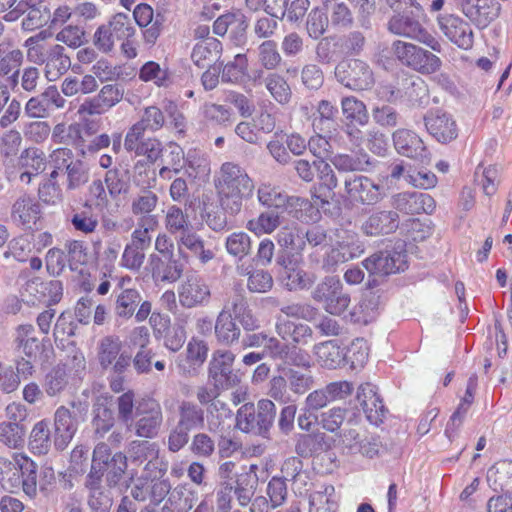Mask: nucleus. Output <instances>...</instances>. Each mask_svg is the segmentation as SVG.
I'll return each mask as SVG.
<instances>
[{"mask_svg": "<svg viewBox=\"0 0 512 512\" xmlns=\"http://www.w3.org/2000/svg\"><path fill=\"white\" fill-rule=\"evenodd\" d=\"M281 224L280 216L274 211L262 212L258 217L247 222L246 228L255 235L271 234Z\"/></svg>", "mask_w": 512, "mask_h": 512, "instance_id": "50", "label": "nucleus"}, {"mask_svg": "<svg viewBox=\"0 0 512 512\" xmlns=\"http://www.w3.org/2000/svg\"><path fill=\"white\" fill-rule=\"evenodd\" d=\"M70 221L76 231L84 234L93 233L98 226V218L88 204L81 210L74 211Z\"/></svg>", "mask_w": 512, "mask_h": 512, "instance_id": "55", "label": "nucleus"}, {"mask_svg": "<svg viewBox=\"0 0 512 512\" xmlns=\"http://www.w3.org/2000/svg\"><path fill=\"white\" fill-rule=\"evenodd\" d=\"M128 454L132 463L141 465L148 459L156 458L160 454V449L157 443L147 439L134 440L129 444Z\"/></svg>", "mask_w": 512, "mask_h": 512, "instance_id": "47", "label": "nucleus"}, {"mask_svg": "<svg viewBox=\"0 0 512 512\" xmlns=\"http://www.w3.org/2000/svg\"><path fill=\"white\" fill-rule=\"evenodd\" d=\"M311 296L327 313L334 316L342 315L351 302L350 295L344 291L342 282L335 276L324 277Z\"/></svg>", "mask_w": 512, "mask_h": 512, "instance_id": "5", "label": "nucleus"}, {"mask_svg": "<svg viewBox=\"0 0 512 512\" xmlns=\"http://www.w3.org/2000/svg\"><path fill=\"white\" fill-rule=\"evenodd\" d=\"M122 342L116 335L102 337L97 344V360L103 370L123 374L131 366V355L121 352Z\"/></svg>", "mask_w": 512, "mask_h": 512, "instance_id": "9", "label": "nucleus"}, {"mask_svg": "<svg viewBox=\"0 0 512 512\" xmlns=\"http://www.w3.org/2000/svg\"><path fill=\"white\" fill-rule=\"evenodd\" d=\"M164 225L166 231L175 238L193 228L189 215L177 205H170L167 208Z\"/></svg>", "mask_w": 512, "mask_h": 512, "instance_id": "42", "label": "nucleus"}, {"mask_svg": "<svg viewBox=\"0 0 512 512\" xmlns=\"http://www.w3.org/2000/svg\"><path fill=\"white\" fill-rule=\"evenodd\" d=\"M357 400L370 423L378 425L383 421L387 410L375 386L369 383L361 385L357 392Z\"/></svg>", "mask_w": 512, "mask_h": 512, "instance_id": "26", "label": "nucleus"}, {"mask_svg": "<svg viewBox=\"0 0 512 512\" xmlns=\"http://www.w3.org/2000/svg\"><path fill=\"white\" fill-rule=\"evenodd\" d=\"M271 359L280 360L284 364L309 369L311 366L308 354L301 348L291 345L288 341H283L276 337L267 339L264 350Z\"/></svg>", "mask_w": 512, "mask_h": 512, "instance_id": "15", "label": "nucleus"}, {"mask_svg": "<svg viewBox=\"0 0 512 512\" xmlns=\"http://www.w3.org/2000/svg\"><path fill=\"white\" fill-rule=\"evenodd\" d=\"M235 354L230 350H215L208 364V381L229 390L240 383L233 370Z\"/></svg>", "mask_w": 512, "mask_h": 512, "instance_id": "12", "label": "nucleus"}, {"mask_svg": "<svg viewBox=\"0 0 512 512\" xmlns=\"http://www.w3.org/2000/svg\"><path fill=\"white\" fill-rule=\"evenodd\" d=\"M315 168L318 172L320 189H326L328 192V195L325 194L324 197H317L321 199L322 203H329L328 198L333 194V190L338 185L337 177L331 166L324 160H315Z\"/></svg>", "mask_w": 512, "mask_h": 512, "instance_id": "57", "label": "nucleus"}, {"mask_svg": "<svg viewBox=\"0 0 512 512\" xmlns=\"http://www.w3.org/2000/svg\"><path fill=\"white\" fill-rule=\"evenodd\" d=\"M275 331L283 341L291 340L290 344L296 347L308 344L313 336V330L309 325L282 318H277Z\"/></svg>", "mask_w": 512, "mask_h": 512, "instance_id": "31", "label": "nucleus"}, {"mask_svg": "<svg viewBox=\"0 0 512 512\" xmlns=\"http://www.w3.org/2000/svg\"><path fill=\"white\" fill-rule=\"evenodd\" d=\"M364 251V244L357 234L337 230L335 242L323 257L322 269L325 272L333 273L339 265L360 257Z\"/></svg>", "mask_w": 512, "mask_h": 512, "instance_id": "4", "label": "nucleus"}, {"mask_svg": "<svg viewBox=\"0 0 512 512\" xmlns=\"http://www.w3.org/2000/svg\"><path fill=\"white\" fill-rule=\"evenodd\" d=\"M139 78L142 81H152L157 86H168L170 83V75L167 69L162 68L160 64L149 61L145 63L139 72Z\"/></svg>", "mask_w": 512, "mask_h": 512, "instance_id": "61", "label": "nucleus"}, {"mask_svg": "<svg viewBox=\"0 0 512 512\" xmlns=\"http://www.w3.org/2000/svg\"><path fill=\"white\" fill-rule=\"evenodd\" d=\"M225 247L231 256L243 259L251 252V237L245 232H233L227 238Z\"/></svg>", "mask_w": 512, "mask_h": 512, "instance_id": "56", "label": "nucleus"}, {"mask_svg": "<svg viewBox=\"0 0 512 512\" xmlns=\"http://www.w3.org/2000/svg\"><path fill=\"white\" fill-rule=\"evenodd\" d=\"M24 470L28 476L32 475L33 468H37V464L25 453L12 452L6 455H0V477L12 470ZM32 477H28L26 481V489L28 492L31 488Z\"/></svg>", "mask_w": 512, "mask_h": 512, "instance_id": "39", "label": "nucleus"}, {"mask_svg": "<svg viewBox=\"0 0 512 512\" xmlns=\"http://www.w3.org/2000/svg\"><path fill=\"white\" fill-rule=\"evenodd\" d=\"M32 477L31 488L30 491L26 489V481L28 480V474L24 470H12L11 472L6 473L5 475L0 477V483L2 487L10 492H14L20 488H22L25 495L29 498L33 499L37 495V468H33V472H31Z\"/></svg>", "mask_w": 512, "mask_h": 512, "instance_id": "38", "label": "nucleus"}, {"mask_svg": "<svg viewBox=\"0 0 512 512\" xmlns=\"http://www.w3.org/2000/svg\"><path fill=\"white\" fill-rule=\"evenodd\" d=\"M406 264V254L402 249L380 251L363 261V266L370 274L380 276L404 271Z\"/></svg>", "mask_w": 512, "mask_h": 512, "instance_id": "17", "label": "nucleus"}, {"mask_svg": "<svg viewBox=\"0 0 512 512\" xmlns=\"http://www.w3.org/2000/svg\"><path fill=\"white\" fill-rule=\"evenodd\" d=\"M248 66L247 57L244 54H237L234 60L224 65L222 69V82L238 83L246 74Z\"/></svg>", "mask_w": 512, "mask_h": 512, "instance_id": "60", "label": "nucleus"}, {"mask_svg": "<svg viewBox=\"0 0 512 512\" xmlns=\"http://www.w3.org/2000/svg\"><path fill=\"white\" fill-rule=\"evenodd\" d=\"M179 255L187 260L188 254L198 258L202 263H207L214 257L210 249L205 248V242L200 235L193 231V228L176 238Z\"/></svg>", "mask_w": 512, "mask_h": 512, "instance_id": "28", "label": "nucleus"}, {"mask_svg": "<svg viewBox=\"0 0 512 512\" xmlns=\"http://www.w3.org/2000/svg\"><path fill=\"white\" fill-rule=\"evenodd\" d=\"M124 96V88L120 84H106L92 98L86 99L78 112L86 115H100L120 103Z\"/></svg>", "mask_w": 512, "mask_h": 512, "instance_id": "16", "label": "nucleus"}, {"mask_svg": "<svg viewBox=\"0 0 512 512\" xmlns=\"http://www.w3.org/2000/svg\"><path fill=\"white\" fill-rule=\"evenodd\" d=\"M392 207L405 214H431L435 207V200L427 193L422 192H401L393 195Z\"/></svg>", "mask_w": 512, "mask_h": 512, "instance_id": "21", "label": "nucleus"}, {"mask_svg": "<svg viewBox=\"0 0 512 512\" xmlns=\"http://www.w3.org/2000/svg\"><path fill=\"white\" fill-rule=\"evenodd\" d=\"M163 421L160 403L154 398H142L136 403L134 418L127 428L141 439H153L159 435Z\"/></svg>", "mask_w": 512, "mask_h": 512, "instance_id": "3", "label": "nucleus"}, {"mask_svg": "<svg viewBox=\"0 0 512 512\" xmlns=\"http://www.w3.org/2000/svg\"><path fill=\"white\" fill-rule=\"evenodd\" d=\"M159 202L158 195L147 188H143L131 201V212L135 216L146 217L152 213Z\"/></svg>", "mask_w": 512, "mask_h": 512, "instance_id": "48", "label": "nucleus"}, {"mask_svg": "<svg viewBox=\"0 0 512 512\" xmlns=\"http://www.w3.org/2000/svg\"><path fill=\"white\" fill-rule=\"evenodd\" d=\"M335 77L352 90H366L374 83L372 70L360 59L340 62L335 68Z\"/></svg>", "mask_w": 512, "mask_h": 512, "instance_id": "13", "label": "nucleus"}, {"mask_svg": "<svg viewBox=\"0 0 512 512\" xmlns=\"http://www.w3.org/2000/svg\"><path fill=\"white\" fill-rule=\"evenodd\" d=\"M79 425L76 414L66 406H59L54 413V446L62 451L75 436Z\"/></svg>", "mask_w": 512, "mask_h": 512, "instance_id": "20", "label": "nucleus"}, {"mask_svg": "<svg viewBox=\"0 0 512 512\" xmlns=\"http://www.w3.org/2000/svg\"><path fill=\"white\" fill-rule=\"evenodd\" d=\"M257 198L263 206L281 209L284 207L286 193L281 191L279 187L263 183L258 187Z\"/></svg>", "mask_w": 512, "mask_h": 512, "instance_id": "58", "label": "nucleus"}, {"mask_svg": "<svg viewBox=\"0 0 512 512\" xmlns=\"http://www.w3.org/2000/svg\"><path fill=\"white\" fill-rule=\"evenodd\" d=\"M116 417L107 399H98L92 408L91 428L93 437L103 439L114 427Z\"/></svg>", "mask_w": 512, "mask_h": 512, "instance_id": "30", "label": "nucleus"}, {"mask_svg": "<svg viewBox=\"0 0 512 512\" xmlns=\"http://www.w3.org/2000/svg\"><path fill=\"white\" fill-rule=\"evenodd\" d=\"M211 296L206 281L198 276H189L178 291L179 302L183 307L194 308L207 304Z\"/></svg>", "mask_w": 512, "mask_h": 512, "instance_id": "24", "label": "nucleus"}, {"mask_svg": "<svg viewBox=\"0 0 512 512\" xmlns=\"http://www.w3.org/2000/svg\"><path fill=\"white\" fill-rule=\"evenodd\" d=\"M283 265L280 272V282L289 291H299L309 289L315 282V275L305 271L299 264L285 260L278 261Z\"/></svg>", "mask_w": 512, "mask_h": 512, "instance_id": "27", "label": "nucleus"}, {"mask_svg": "<svg viewBox=\"0 0 512 512\" xmlns=\"http://www.w3.org/2000/svg\"><path fill=\"white\" fill-rule=\"evenodd\" d=\"M66 99L55 85H50L40 94L31 97L24 106V113L31 119H45L64 109Z\"/></svg>", "mask_w": 512, "mask_h": 512, "instance_id": "14", "label": "nucleus"}, {"mask_svg": "<svg viewBox=\"0 0 512 512\" xmlns=\"http://www.w3.org/2000/svg\"><path fill=\"white\" fill-rule=\"evenodd\" d=\"M136 124L144 131L156 132L164 126L165 116L157 106H148L141 111L140 119Z\"/></svg>", "mask_w": 512, "mask_h": 512, "instance_id": "62", "label": "nucleus"}, {"mask_svg": "<svg viewBox=\"0 0 512 512\" xmlns=\"http://www.w3.org/2000/svg\"><path fill=\"white\" fill-rule=\"evenodd\" d=\"M26 437L25 425L14 422H0V443L9 449L18 450L24 447Z\"/></svg>", "mask_w": 512, "mask_h": 512, "instance_id": "44", "label": "nucleus"}, {"mask_svg": "<svg viewBox=\"0 0 512 512\" xmlns=\"http://www.w3.org/2000/svg\"><path fill=\"white\" fill-rule=\"evenodd\" d=\"M208 351V345L204 340L192 338L187 344L185 356L179 355L176 359L179 374L196 375L197 369L206 361Z\"/></svg>", "mask_w": 512, "mask_h": 512, "instance_id": "23", "label": "nucleus"}, {"mask_svg": "<svg viewBox=\"0 0 512 512\" xmlns=\"http://www.w3.org/2000/svg\"><path fill=\"white\" fill-rule=\"evenodd\" d=\"M395 58L406 66L421 74H432L441 67L440 58L432 52L415 44L401 40L394 41Z\"/></svg>", "mask_w": 512, "mask_h": 512, "instance_id": "6", "label": "nucleus"}, {"mask_svg": "<svg viewBox=\"0 0 512 512\" xmlns=\"http://www.w3.org/2000/svg\"><path fill=\"white\" fill-rule=\"evenodd\" d=\"M41 210L39 203L29 195L20 196L12 205L11 218L22 226H29L40 218Z\"/></svg>", "mask_w": 512, "mask_h": 512, "instance_id": "32", "label": "nucleus"}, {"mask_svg": "<svg viewBox=\"0 0 512 512\" xmlns=\"http://www.w3.org/2000/svg\"><path fill=\"white\" fill-rule=\"evenodd\" d=\"M114 314L118 319L129 320L135 316L136 322L145 321L152 312V303L143 300L138 289L115 291Z\"/></svg>", "mask_w": 512, "mask_h": 512, "instance_id": "8", "label": "nucleus"}, {"mask_svg": "<svg viewBox=\"0 0 512 512\" xmlns=\"http://www.w3.org/2000/svg\"><path fill=\"white\" fill-rule=\"evenodd\" d=\"M341 109L344 117L351 123L364 126L368 123L369 115L366 105L354 96H347L341 100Z\"/></svg>", "mask_w": 512, "mask_h": 512, "instance_id": "46", "label": "nucleus"}, {"mask_svg": "<svg viewBox=\"0 0 512 512\" xmlns=\"http://www.w3.org/2000/svg\"><path fill=\"white\" fill-rule=\"evenodd\" d=\"M222 43L218 39L198 41L191 53V59L199 68L210 67L222 53Z\"/></svg>", "mask_w": 512, "mask_h": 512, "instance_id": "36", "label": "nucleus"}, {"mask_svg": "<svg viewBox=\"0 0 512 512\" xmlns=\"http://www.w3.org/2000/svg\"><path fill=\"white\" fill-rule=\"evenodd\" d=\"M23 52L20 49H12L6 55L0 57V77H6L7 84L13 91H18L20 66L23 63Z\"/></svg>", "mask_w": 512, "mask_h": 512, "instance_id": "35", "label": "nucleus"}, {"mask_svg": "<svg viewBox=\"0 0 512 512\" xmlns=\"http://www.w3.org/2000/svg\"><path fill=\"white\" fill-rule=\"evenodd\" d=\"M70 66V57L66 55L62 45L54 44L47 48L44 72L49 81L57 80L69 70Z\"/></svg>", "mask_w": 512, "mask_h": 512, "instance_id": "33", "label": "nucleus"}, {"mask_svg": "<svg viewBox=\"0 0 512 512\" xmlns=\"http://www.w3.org/2000/svg\"><path fill=\"white\" fill-rule=\"evenodd\" d=\"M317 362L324 368L337 369L345 365V348L335 341H325L313 348Z\"/></svg>", "mask_w": 512, "mask_h": 512, "instance_id": "34", "label": "nucleus"}, {"mask_svg": "<svg viewBox=\"0 0 512 512\" xmlns=\"http://www.w3.org/2000/svg\"><path fill=\"white\" fill-rule=\"evenodd\" d=\"M399 227L398 212L381 210L372 213L362 225V231L369 236L390 234Z\"/></svg>", "mask_w": 512, "mask_h": 512, "instance_id": "29", "label": "nucleus"}, {"mask_svg": "<svg viewBox=\"0 0 512 512\" xmlns=\"http://www.w3.org/2000/svg\"><path fill=\"white\" fill-rule=\"evenodd\" d=\"M392 140L400 155L417 160L422 164H429V153L421 137L414 131L405 128L397 129L392 134Z\"/></svg>", "mask_w": 512, "mask_h": 512, "instance_id": "18", "label": "nucleus"}, {"mask_svg": "<svg viewBox=\"0 0 512 512\" xmlns=\"http://www.w3.org/2000/svg\"><path fill=\"white\" fill-rule=\"evenodd\" d=\"M51 133L50 124L47 121L36 119L24 124V137L33 143L40 144L48 139Z\"/></svg>", "mask_w": 512, "mask_h": 512, "instance_id": "64", "label": "nucleus"}, {"mask_svg": "<svg viewBox=\"0 0 512 512\" xmlns=\"http://www.w3.org/2000/svg\"><path fill=\"white\" fill-rule=\"evenodd\" d=\"M349 199L362 205H376L386 197L385 187L364 175H348L344 179Z\"/></svg>", "mask_w": 512, "mask_h": 512, "instance_id": "10", "label": "nucleus"}, {"mask_svg": "<svg viewBox=\"0 0 512 512\" xmlns=\"http://www.w3.org/2000/svg\"><path fill=\"white\" fill-rule=\"evenodd\" d=\"M338 171L352 172L364 171L370 164L367 154H338L331 160Z\"/></svg>", "mask_w": 512, "mask_h": 512, "instance_id": "52", "label": "nucleus"}, {"mask_svg": "<svg viewBox=\"0 0 512 512\" xmlns=\"http://www.w3.org/2000/svg\"><path fill=\"white\" fill-rule=\"evenodd\" d=\"M441 32L459 48L469 49L473 45L471 26L458 16L452 14L439 15L437 18Z\"/></svg>", "mask_w": 512, "mask_h": 512, "instance_id": "19", "label": "nucleus"}, {"mask_svg": "<svg viewBox=\"0 0 512 512\" xmlns=\"http://www.w3.org/2000/svg\"><path fill=\"white\" fill-rule=\"evenodd\" d=\"M68 385V376L64 365H57L45 376L43 387L49 397L60 395Z\"/></svg>", "mask_w": 512, "mask_h": 512, "instance_id": "51", "label": "nucleus"}, {"mask_svg": "<svg viewBox=\"0 0 512 512\" xmlns=\"http://www.w3.org/2000/svg\"><path fill=\"white\" fill-rule=\"evenodd\" d=\"M64 250L70 270L83 274V267L88 264L90 258L86 244L80 240H69L65 243Z\"/></svg>", "mask_w": 512, "mask_h": 512, "instance_id": "43", "label": "nucleus"}, {"mask_svg": "<svg viewBox=\"0 0 512 512\" xmlns=\"http://www.w3.org/2000/svg\"><path fill=\"white\" fill-rule=\"evenodd\" d=\"M49 422L46 419L34 424L28 439V447L35 455H46L51 448Z\"/></svg>", "mask_w": 512, "mask_h": 512, "instance_id": "41", "label": "nucleus"}, {"mask_svg": "<svg viewBox=\"0 0 512 512\" xmlns=\"http://www.w3.org/2000/svg\"><path fill=\"white\" fill-rule=\"evenodd\" d=\"M177 423L185 430L192 431L204 427L205 412L203 408L191 401L183 400L177 408Z\"/></svg>", "mask_w": 512, "mask_h": 512, "instance_id": "37", "label": "nucleus"}, {"mask_svg": "<svg viewBox=\"0 0 512 512\" xmlns=\"http://www.w3.org/2000/svg\"><path fill=\"white\" fill-rule=\"evenodd\" d=\"M424 123L428 133L440 143H448L458 135L457 124L447 112L429 111L424 116Z\"/></svg>", "mask_w": 512, "mask_h": 512, "instance_id": "22", "label": "nucleus"}, {"mask_svg": "<svg viewBox=\"0 0 512 512\" xmlns=\"http://www.w3.org/2000/svg\"><path fill=\"white\" fill-rule=\"evenodd\" d=\"M215 187L222 209L231 215L241 211L243 202L252 198L255 189L247 172L233 162L221 165Z\"/></svg>", "mask_w": 512, "mask_h": 512, "instance_id": "1", "label": "nucleus"}, {"mask_svg": "<svg viewBox=\"0 0 512 512\" xmlns=\"http://www.w3.org/2000/svg\"><path fill=\"white\" fill-rule=\"evenodd\" d=\"M388 30L395 35L417 40L427 45L435 52L441 51L440 42L408 12L394 15L388 22Z\"/></svg>", "mask_w": 512, "mask_h": 512, "instance_id": "11", "label": "nucleus"}, {"mask_svg": "<svg viewBox=\"0 0 512 512\" xmlns=\"http://www.w3.org/2000/svg\"><path fill=\"white\" fill-rule=\"evenodd\" d=\"M338 109L328 100H321L313 119V127L320 131H330L336 126Z\"/></svg>", "mask_w": 512, "mask_h": 512, "instance_id": "49", "label": "nucleus"}, {"mask_svg": "<svg viewBox=\"0 0 512 512\" xmlns=\"http://www.w3.org/2000/svg\"><path fill=\"white\" fill-rule=\"evenodd\" d=\"M272 98L280 105L290 102L292 91L286 79L277 73H269L263 80Z\"/></svg>", "mask_w": 512, "mask_h": 512, "instance_id": "45", "label": "nucleus"}, {"mask_svg": "<svg viewBox=\"0 0 512 512\" xmlns=\"http://www.w3.org/2000/svg\"><path fill=\"white\" fill-rule=\"evenodd\" d=\"M214 335L218 344L230 347L239 341L241 329L237 321L218 313L214 324Z\"/></svg>", "mask_w": 512, "mask_h": 512, "instance_id": "40", "label": "nucleus"}, {"mask_svg": "<svg viewBox=\"0 0 512 512\" xmlns=\"http://www.w3.org/2000/svg\"><path fill=\"white\" fill-rule=\"evenodd\" d=\"M219 314L237 321L245 331H255L260 328V321L255 316L241 287H234L226 293Z\"/></svg>", "mask_w": 512, "mask_h": 512, "instance_id": "7", "label": "nucleus"}, {"mask_svg": "<svg viewBox=\"0 0 512 512\" xmlns=\"http://www.w3.org/2000/svg\"><path fill=\"white\" fill-rule=\"evenodd\" d=\"M127 469V456L122 452L112 455L111 461L104 465L105 480L108 487L113 488L123 478Z\"/></svg>", "mask_w": 512, "mask_h": 512, "instance_id": "53", "label": "nucleus"}, {"mask_svg": "<svg viewBox=\"0 0 512 512\" xmlns=\"http://www.w3.org/2000/svg\"><path fill=\"white\" fill-rule=\"evenodd\" d=\"M285 377L289 388L296 394H304L312 388L314 384L311 372H301L293 368H288L285 371Z\"/></svg>", "mask_w": 512, "mask_h": 512, "instance_id": "63", "label": "nucleus"}, {"mask_svg": "<svg viewBox=\"0 0 512 512\" xmlns=\"http://www.w3.org/2000/svg\"><path fill=\"white\" fill-rule=\"evenodd\" d=\"M19 167L22 170H28L39 175L46 168V157L44 152L36 147L25 149L19 157Z\"/></svg>", "mask_w": 512, "mask_h": 512, "instance_id": "54", "label": "nucleus"}, {"mask_svg": "<svg viewBox=\"0 0 512 512\" xmlns=\"http://www.w3.org/2000/svg\"><path fill=\"white\" fill-rule=\"evenodd\" d=\"M349 414L350 411L347 408L333 407L321 413L320 425L324 430L335 433L339 431L346 420L350 422Z\"/></svg>", "mask_w": 512, "mask_h": 512, "instance_id": "59", "label": "nucleus"}, {"mask_svg": "<svg viewBox=\"0 0 512 512\" xmlns=\"http://www.w3.org/2000/svg\"><path fill=\"white\" fill-rule=\"evenodd\" d=\"M275 415V404L269 399H261L257 406L245 403L237 411L236 427L245 433L265 436L272 427Z\"/></svg>", "mask_w": 512, "mask_h": 512, "instance_id": "2", "label": "nucleus"}, {"mask_svg": "<svg viewBox=\"0 0 512 512\" xmlns=\"http://www.w3.org/2000/svg\"><path fill=\"white\" fill-rule=\"evenodd\" d=\"M148 264L152 278L160 282H176L184 271V265L179 260L154 253L149 256Z\"/></svg>", "mask_w": 512, "mask_h": 512, "instance_id": "25", "label": "nucleus"}]
</instances>
